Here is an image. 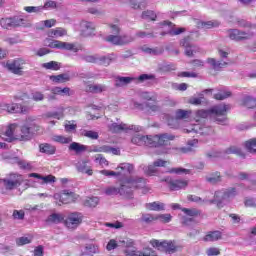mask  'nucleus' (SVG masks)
Here are the masks:
<instances>
[{"label":"nucleus","instance_id":"61","mask_svg":"<svg viewBox=\"0 0 256 256\" xmlns=\"http://www.w3.org/2000/svg\"><path fill=\"white\" fill-rule=\"evenodd\" d=\"M49 10V9H57V2L53 1V0H48L44 3V5L42 6V11L43 10Z\"/></svg>","mask_w":256,"mask_h":256},{"label":"nucleus","instance_id":"22","mask_svg":"<svg viewBox=\"0 0 256 256\" xmlns=\"http://www.w3.org/2000/svg\"><path fill=\"white\" fill-rule=\"evenodd\" d=\"M175 135L169 133H163L155 135V140L158 141V147H163L169 143V141H174Z\"/></svg>","mask_w":256,"mask_h":256},{"label":"nucleus","instance_id":"47","mask_svg":"<svg viewBox=\"0 0 256 256\" xmlns=\"http://www.w3.org/2000/svg\"><path fill=\"white\" fill-rule=\"evenodd\" d=\"M65 35H67V30L64 28H56L50 32V37H65Z\"/></svg>","mask_w":256,"mask_h":256},{"label":"nucleus","instance_id":"35","mask_svg":"<svg viewBox=\"0 0 256 256\" xmlns=\"http://www.w3.org/2000/svg\"><path fill=\"white\" fill-rule=\"evenodd\" d=\"M52 141L60 143L61 145H67L73 141V138L71 136L54 135Z\"/></svg>","mask_w":256,"mask_h":256},{"label":"nucleus","instance_id":"46","mask_svg":"<svg viewBox=\"0 0 256 256\" xmlns=\"http://www.w3.org/2000/svg\"><path fill=\"white\" fill-rule=\"evenodd\" d=\"M147 140H144L146 147H159V140L155 139V136H146Z\"/></svg>","mask_w":256,"mask_h":256},{"label":"nucleus","instance_id":"14","mask_svg":"<svg viewBox=\"0 0 256 256\" xmlns=\"http://www.w3.org/2000/svg\"><path fill=\"white\" fill-rule=\"evenodd\" d=\"M49 47L52 49H63L64 51H73V53H77L79 48L75 46L73 43L63 42L59 40H54L49 44Z\"/></svg>","mask_w":256,"mask_h":256},{"label":"nucleus","instance_id":"12","mask_svg":"<svg viewBox=\"0 0 256 256\" xmlns=\"http://www.w3.org/2000/svg\"><path fill=\"white\" fill-rule=\"evenodd\" d=\"M108 129L111 133H121V131H135L136 133H139V131H141L139 126L117 123L108 125Z\"/></svg>","mask_w":256,"mask_h":256},{"label":"nucleus","instance_id":"16","mask_svg":"<svg viewBox=\"0 0 256 256\" xmlns=\"http://www.w3.org/2000/svg\"><path fill=\"white\" fill-rule=\"evenodd\" d=\"M54 199H60V203L67 205L69 203H73V201L77 199V195L73 192H69L68 190H64L61 194H54Z\"/></svg>","mask_w":256,"mask_h":256},{"label":"nucleus","instance_id":"39","mask_svg":"<svg viewBox=\"0 0 256 256\" xmlns=\"http://www.w3.org/2000/svg\"><path fill=\"white\" fill-rule=\"evenodd\" d=\"M42 67L50 71H59V69H61V64L56 61H50L48 63H43Z\"/></svg>","mask_w":256,"mask_h":256},{"label":"nucleus","instance_id":"54","mask_svg":"<svg viewBox=\"0 0 256 256\" xmlns=\"http://www.w3.org/2000/svg\"><path fill=\"white\" fill-rule=\"evenodd\" d=\"M227 97H231L230 91H221L214 95V98L217 99V101H223L224 99H227Z\"/></svg>","mask_w":256,"mask_h":256},{"label":"nucleus","instance_id":"20","mask_svg":"<svg viewBox=\"0 0 256 256\" xmlns=\"http://www.w3.org/2000/svg\"><path fill=\"white\" fill-rule=\"evenodd\" d=\"M15 129H17V124H10L6 128V131L1 135L2 139H4V141H7L8 143H12V141L18 139V136L15 135Z\"/></svg>","mask_w":256,"mask_h":256},{"label":"nucleus","instance_id":"4","mask_svg":"<svg viewBox=\"0 0 256 256\" xmlns=\"http://www.w3.org/2000/svg\"><path fill=\"white\" fill-rule=\"evenodd\" d=\"M145 185V180L143 178H136V179H128L126 180L123 184H121V187H125L124 191L126 194H120L123 195L124 197H131L133 194V189H139ZM127 191H130L127 193Z\"/></svg>","mask_w":256,"mask_h":256},{"label":"nucleus","instance_id":"36","mask_svg":"<svg viewBox=\"0 0 256 256\" xmlns=\"http://www.w3.org/2000/svg\"><path fill=\"white\" fill-rule=\"evenodd\" d=\"M221 237H222L221 231H212V232H209L204 237V241H206V242L219 241V239H221Z\"/></svg>","mask_w":256,"mask_h":256},{"label":"nucleus","instance_id":"43","mask_svg":"<svg viewBox=\"0 0 256 256\" xmlns=\"http://www.w3.org/2000/svg\"><path fill=\"white\" fill-rule=\"evenodd\" d=\"M131 141L134 145H145V141H147V136L136 134L135 136H133Z\"/></svg>","mask_w":256,"mask_h":256},{"label":"nucleus","instance_id":"24","mask_svg":"<svg viewBox=\"0 0 256 256\" xmlns=\"http://www.w3.org/2000/svg\"><path fill=\"white\" fill-rule=\"evenodd\" d=\"M227 36L232 41H245V36L243 34V30L230 29L227 31Z\"/></svg>","mask_w":256,"mask_h":256},{"label":"nucleus","instance_id":"15","mask_svg":"<svg viewBox=\"0 0 256 256\" xmlns=\"http://www.w3.org/2000/svg\"><path fill=\"white\" fill-rule=\"evenodd\" d=\"M227 201V197L225 194V190H218L214 193V199H204L205 203H209V205L217 204V207H223V203Z\"/></svg>","mask_w":256,"mask_h":256},{"label":"nucleus","instance_id":"1","mask_svg":"<svg viewBox=\"0 0 256 256\" xmlns=\"http://www.w3.org/2000/svg\"><path fill=\"white\" fill-rule=\"evenodd\" d=\"M231 109L230 105L220 104L211 108V119L218 125H227V111Z\"/></svg>","mask_w":256,"mask_h":256},{"label":"nucleus","instance_id":"55","mask_svg":"<svg viewBox=\"0 0 256 256\" xmlns=\"http://www.w3.org/2000/svg\"><path fill=\"white\" fill-rule=\"evenodd\" d=\"M142 19H150V21H155V19H157V14L151 10H147L142 13Z\"/></svg>","mask_w":256,"mask_h":256},{"label":"nucleus","instance_id":"28","mask_svg":"<svg viewBox=\"0 0 256 256\" xmlns=\"http://www.w3.org/2000/svg\"><path fill=\"white\" fill-rule=\"evenodd\" d=\"M40 153H45L46 155H55L57 148L49 143H44L39 145Z\"/></svg>","mask_w":256,"mask_h":256},{"label":"nucleus","instance_id":"29","mask_svg":"<svg viewBox=\"0 0 256 256\" xmlns=\"http://www.w3.org/2000/svg\"><path fill=\"white\" fill-rule=\"evenodd\" d=\"M86 91L89 93H103V91H107V86L103 84H89Z\"/></svg>","mask_w":256,"mask_h":256},{"label":"nucleus","instance_id":"59","mask_svg":"<svg viewBox=\"0 0 256 256\" xmlns=\"http://www.w3.org/2000/svg\"><path fill=\"white\" fill-rule=\"evenodd\" d=\"M41 185L49 184V183H55L57 181V178L53 175H47V176H42L41 178Z\"/></svg>","mask_w":256,"mask_h":256},{"label":"nucleus","instance_id":"8","mask_svg":"<svg viewBox=\"0 0 256 256\" xmlns=\"http://www.w3.org/2000/svg\"><path fill=\"white\" fill-rule=\"evenodd\" d=\"M105 41L108 43H112V45H129V43H133L135 38L129 35H109L105 38Z\"/></svg>","mask_w":256,"mask_h":256},{"label":"nucleus","instance_id":"13","mask_svg":"<svg viewBox=\"0 0 256 256\" xmlns=\"http://www.w3.org/2000/svg\"><path fill=\"white\" fill-rule=\"evenodd\" d=\"M180 46L184 47L185 55L187 57H193V55H195V53H198V51H199V47H197L195 44L191 43L190 36L183 38L180 41Z\"/></svg>","mask_w":256,"mask_h":256},{"label":"nucleus","instance_id":"31","mask_svg":"<svg viewBox=\"0 0 256 256\" xmlns=\"http://www.w3.org/2000/svg\"><path fill=\"white\" fill-rule=\"evenodd\" d=\"M84 252L88 255L95 256L100 253L99 246L97 244L87 243L85 244Z\"/></svg>","mask_w":256,"mask_h":256},{"label":"nucleus","instance_id":"60","mask_svg":"<svg viewBox=\"0 0 256 256\" xmlns=\"http://www.w3.org/2000/svg\"><path fill=\"white\" fill-rule=\"evenodd\" d=\"M98 55H82L81 59L86 61V63H97Z\"/></svg>","mask_w":256,"mask_h":256},{"label":"nucleus","instance_id":"21","mask_svg":"<svg viewBox=\"0 0 256 256\" xmlns=\"http://www.w3.org/2000/svg\"><path fill=\"white\" fill-rule=\"evenodd\" d=\"M117 247H133V241L120 240L119 242H116L115 239H111L108 242L106 249L107 251H113V249H117Z\"/></svg>","mask_w":256,"mask_h":256},{"label":"nucleus","instance_id":"19","mask_svg":"<svg viewBox=\"0 0 256 256\" xmlns=\"http://www.w3.org/2000/svg\"><path fill=\"white\" fill-rule=\"evenodd\" d=\"M80 29L83 37H91L95 33V24L89 21H82L80 23Z\"/></svg>","mask_w":256,"mask_h":256},{"label":"nucleus","instance_id":"26","mask_svg":"<svg viewBox=\"0 0 256 256\" xmlns=\"http://www.w3.org/2000/svg\"><path fill=\"white\" fill-rule=\"evenodd\" d=\"M76 169L79 173H85L86 175H93V169L87 165V161H80L76 164Z\"/></svg>","mask_w":256,"mask_h":256},{"label":"nucleus","instance_id":"34","mask_svg":"<svg viewBox=\"0 0 256 256\" xmlns=\"http://www.w3.org/2000/svg\"><path fill=\"white\" fill-rule=\"evenodd\" d=\"M134 80L135 78L133 77L118 76L115 80V87H125V85H129Z\"/></svg>","mask_w":256,"mask_h":256},{"label":"nucleus","instance_id":"48","mask_svg":"<svg viewBox=\"0 0 256 256\" xmlns=\"http://www.w3.org/2000/svg\"><path fill=\"white\" fill-rule=\"evenodd\" d=\"M6 111H7V113H20L21 105H19L17 103L7 104Z\"/></svg>","mask_w":256,"mask_h":256},{"label":"nucleus","instance_id":"33","mask_svg":"<svg viewBox=\"0 0 256 256\" xmlns=\"http://www.w3.org/2000/svg\"><path fill=\"white\" fill-rule=\"evenodd\" d=\"M47 223H54L55 225H58V223H62V221H65V216L63 214L59 213H53L47 218Z\"/></svg>","mask_w":256,"mask_h":256},{"label":"nucleus","instance_id":"51","mask_svg":"<svg viewBox=\"0 0 256 256\" xmlns=\"http://www.w3.org/2000/svg\"><path fill=\"white\" fill-rule=\"evenodd\" d=\"M26 13H43V6H26L24 7Z\"/></svg>","mask_w":256,"mask_h":256},{"label":"nucleus","instance_id":"23","mask_svg":"<svg viewBox=\"0 0 256 256\" xmlns=\"http://www.w3.org/2000/svg\"><path fill=\"white\" fill-rule=\"evenodd\" d=\"M125 253L126 255H130V256H157V253H155V251H153V249L151 248H146L144 249L143 252L127 249Z\"/></svg>","mask_w":256,"mask_h":256},{"label":"nucleus","instance_id":"38","mask_svg":"<svg viewBox=\"0 0 256 256\" xmlns=\"http://www.w3.org/2000/svg\"><path fill=\"white\" fill-rule=\"evenodd\" d=\"M114 57L112 56H99L97 58L98 65H104V67H108V65H111V61H114Z\"/></svg>","mask_w":256,"mask_h":256},{"label":"nucleus","instance_id":"9","mask_svg":"<svg viewBox=\"0 0 256 256\" xmlns=\"http://www.w3.org/2000/svg\"><path fill=\"white\" fill-rule=\"evenodd\" d=\"M238 27H242L247 29L243 31L244 41H249V39H253L256 35V24H253L247 20H238Z\"/></svg>","mask_w":256,"mask_h":256},{"label":"nucleus","instance_id":"53","mask_svg":"<svg viewBox=\"0 0 256 256\" xmlns=\"http://www.w3.org/2000/svg\"><path fill=\"white\" fill-rule=\"evenodd\" d=\"M82 135H84V137H88V139H99V133L93 130H83Z\"/></svg>","mask_w":256,"mask_h":256},{"label":"nucleus","instance_id":"42","mask_svg":"<svg viewBox=\"0 0 256 256\" xmlns=\"http://www.w3.org/2000/svg\"><path fill=\"white\" fill-rule=\"evenodd\" d=\"M243 105L244 107H247V109H255L256 99L251 96H246L243 99Z\"/></svg>","mask_w":256,"mask_h":256},{"label":"nucleus","instance_id":"57","mask_svg":"<svg viewBox=\"0 0 256 256\" xmlns=\"http://www.w3.org/2000/svg\"><path fill=\"white\" fill-rule=\"evenodd\" d=\"M189 115H191L190 111L179 109L176 111V119H188Z\"/></svg>","mask_w":256,"mask_h":256},{"label":"nucleus","instance_id":"30","mask_svg":"<svg viewBox=\"0 0 256 256\" xmlns=\"http://www.w3.org/2000/svg\"><path fill=\"white\" fill-rule=\"evenodd\" d=\"M105 193L106 195H117V194L126 195V193H130V190L125 192V186H120L119 188L109 187V188H106Z\"/></svg>","mask_w":256,"mask_h":256},{"label":"nucleus","instance_id":"18","mask_svg":"<svg viewBox=\"0 0 256 256\" xmlns=\"http://www.w3.org/2000/svg\"><path fill=\"white\" fill-rule=\"evenodd\" d=\"M23 65H25V60L16 59L12 62L6 64L7 69L14 73L15 75H21V71L23 70Z\"/></svg>","mask_w":256,"mask_h":256},{"label":"nucleus","instance_id":"7","mask_svg":"<svg viewBox=\"0 0 256 256\" xmlns=\"http://www.w3.org/2000/svg\"><path fill=\"white\" fill-rule=\"evenodd\" d=\"M0 25L3 29H16V27H25V19L18 16L1 18Z\"/></svg>","mask_w":256,"mask_h":256},{"label":"nucleus","instance_id":"52","mask_svg":"<svg viewBox=\"0 0 256 256\" xmlns=\"http://www.w3.org/2000/svg\"><path fill=\"white\" fill-rule=\"evenodd\" d=\"M84 205L86 207H95L96 205H99V198L98 197L87 198L84 202Z\"/></svg>","mask_w":256,"mask_h":256},{"label":"nucleus","instance_id":"63","mask_svg":"<svg viewBox=\"0 0 256 256\" xmlns=\"http://www.w3.org/2000/svg\"><path fill=\"white\" fill-rule=\"evenodd\" d=\"M144 172L146 173V175L153 177V175L157 173V167L154 164L149 165L144 169Z\"/></svg>","mask_w":256,"mask_h":256},{"label":"nucleus","instance_id":"11","mask_svg":"<svg viewBox=\"0 0 256 256\" xmlns=\"http://www.w3.org/2000/svg\"><path fill=\"white\" fill-rule=\"evenodd\" d=\"M165 183H168V187L170 191H179L181 189H185L187 185H189V181L183 179H173L171 177H166L162 179Z\"/></svg>","mask_w":256,"mask_h":256},{"label":"nucleus","instance_id":"45","mask_svg":"<svg viewBox=\"0 0 256 256\" xmlns=\"http://www.w3.org/2000/svg\"><path fill=\"white\" fill-rule=\"evenodd\" d=\"M207 63H209V65H211L215 70L222 69V67H225V65H227L226 62H217V60H215L214 58H208Z\"/></svg>","mask_w":256,"mask_h":256},{"label":"nucleus","instance_id":"50","mask_svg":"<svg viewBox=\"0 0 256 256\" xmlns=\"http://www.w3.org/2000/svg\"><path fill=\"white\" fill-rule=\"evenodd\" d=\"M224 193L226 195V201L237 197V189L236 188H228L224 189Z\"/></svg>","mask_w":256,"mask_h":256},{"label":"nucleus","instance_id":"27","mask_svg":"<svg viewBox=\"0 0 256 256\" xmlns=\"http://www.w3.org/2000/svg\"><path fill=\"white\" fill-rule=\"evenodd\" d=\"M207 183L210 185H217V183H221L223 181V177L221 176V172H214L205 177Z\"/></svg>","mask_w":256,"mask_h":256},{"label":"nucleus","instance_id":"40","mask_svg":"<svg viewBox=\"0 0 256 256\" xmlns=\"http://www.w3.org/2000/svg\"><path fill=\"white\" fill-rule=\"evenodd\" d=\"M182 212L192 219L193 217H199V215H201V210L196 208H182Z\"/></svg>","mask_w":256,"mask_h":256},{"label":"nucleus","instance_id":"41","mask_svg":"<svg viewBox=\"0 0 256 256\" xmlns=\"http://www.w3.org/2000/svg\"><path fill=\"white\" fill-rule=\"evenodd\" d=\"M69 149L70 151H75L76 153H83V151H87V146L77 142H72Z\"/></svg>","mask_w":256,"mask_h":256},{"label":"nucleus","instance_id":"49","mask_svg":"<svg viewBox=\"0 0 256 256\" xmlns=\"http://www.w3.org/2000/svg\"><path fill=\"white\" fill-rule=\"evenodd\" d=\"M225 152H221V151H217V150H211L210 152H208L206 154V157H208V159H211L212 161L215 159H219L220 157H223V154Z\"/></svg>","mask_w":256,"mask_h":256},{"label":"nucleus","instance_id":"58","mask_svg":"<svg viewBox=\"0 0 256 256\" xmlns=\"http://www.w3.org/2000/svg\"><path fill=\"white\" fill-rule=\"evenodd\" d=\"M187 147H182L180 148L181 153H191V151H193V149L191 147L197 145V139L191 140L188 142Z\"/></svg>","mask_w":256,"mask_h":256},{"label":"nucleus","instance_id":"17","mask_svg":"<svg viewBox=\"0 0 256 256\" xmlns=\"http://www.w3.org/2000/svg\"><path fill=\"white\" fill-rule=\"evenodd\" d=\"M186 133H198L199 135H213V128L211 126L201 127L199 124H195L189 129H186Z\"/></svg>","mask_w":256,"mask_h":256},{"label":"nucleus","instance_id":"37","mask_svg":"<svg viewBox=\"0 0 256 256\" xmlns=\"http://www.w3.org/2000/svg\"><path fill=\"white\" fill-rule=\"evenodd\" d=\"M146 209H149V211H165V204L161 202L148 203Z\"/></svg>","mask_w":256,"mask_h":256},{"label":"nucleus","instance_id":"25","mask_svg":"<svg viewBox=\"0 0 256 256\" xmlns=\"http://www.w3.org/2000/svg\"><path fill=\"white\" fill-rule=\"evenodd\" d=\"M224 153L226 155H237L238 157H241L242 159H246L247 154L243 152V150L237 146H230L228 147Z\"/></svg>","mask_w":256,"mask_h":256},{"label":"nucleus","instance_id":"64","mask_svg":"<svg viewBox=\"0 0 256 256\" xmlns=\"http://www.w3.org/2000/svg\"><path fill=\"white\" fill-rule=\"evenodd\" d=\"M206 254L208 256H217V255H221V251L219 250V248L212 247L206 251Z\"/></svg>","mask_w":256,"mask_h":256},{"label":"nucleus","instance_id":"3","mask_svg":"<svg viewBox=\"0 0 256 256\" xmlns=\"http://www.w3.org/2000/svg\"><path fill=\"white\" fill-rule=\"evenodd\" d=\"M23 182V175L12 172L7 174L5 178H2V187L6 191H15V189H19L23 185Z\"/></svg>","mask_w":256,"mask_h":256},{"label":"nucleus","instance_id":"62","mask_svg":"<svg viewBox=\"0 0 256 256\" xmlns=\"http://www.w3.org/2000/svg\"><path fill=\"white\" fill-rule=\"evenodd\" d=\"M141 219L144 223H153V221H157L158 218L152 214H144Z\"/></svg>","mask_w":256,"mask_h":256},{"label":"nucleus","instance_id":"2","mask_svg":"<svg viewBox=\"0 0 256 256\" xmlns=\"http://www.w3.org/2000/svg\"><path fill=\"white\" fill-rule=\"evenodd\" d=\"M37 131H39V125L35 124L31 117H29L26 119V123L21 126L18 139L20 141H30Z\"/></svg>","mask_w":256,"mask_h":256},{"label":"nucleus","instance_id":"32","mask_svg":"<svg viewBox=\"0 0 256 256\" xmlns=\"http://www.w3.org/2000/svg\"><path fill=\"white\" fill-rule=\"evenodd\" d=\"M50 81H53V83H67V81H71V77L69 74H60V75H52L50 76Z\"/></svg>","mask_w":256,"mask_h":256},{"label":"nucleus","instance_id":"10","mask_svg":"<svg viewBox=\"0 0 256 256\" xmlns=\"http://www.w3.org/2000/svg\"><path fill=\"white\" fill-rule=\"evenodd\" d=\"M80 223H83V215L79 212L68 214L67 218L64 220V225L68 229H77Z\"/></svg>","mask_w":256,"mask_h":256},{"label":"nucleus","instance_id":"5","mask_svg":"<svg viewBox=\"0 0 256 256\" xmlns=\"http://www.w3.org/2000/svg\"><path fill=\"white\" fill-rule=\"evenodd\" d=\"M152 247H157L158 251H162L163 253H168L169 255L175 253L177 251V246L173 241H159V240H151L150 241Z\"/></svg>","mask_w":256,"mask_h":256},{"label":"nucleus","instance_id":"6","mask_svg":"<svg viewBox=\"0 0 256 256\" xmlns=\"http://www.w3.org/2000/svg\"><path fill=\"white\" fill-rule=\"evenodd\" d=\"M118 172L111 171V170H101V175H105V177H117L119 175H127L133 173V165L130 163H121L117 167ZM120 170V171H119Z\"/></svg>","mask_w":256,"mask_h":256},{"label":"nucleus","instance_id":"56","mask_svg":"<svg viewBox=\"0 0 256 256\" xmlns=\"http://www.w3.org/2000/svg\"><path fill=\"white\" fill-rule=\"evenodd\" d=\"M136 37H138L139 39H145V37H151L152 39H155V37H157V34H155V32L147 33L145 31H138L136 33Z\"/></svg>","mask_w":256,"mask_h":256},{"label":"nucleus","instance_id":"44","mask_svg":"<svg viewBox=\"0 0 256 256\" xmlns=\"http://www.w3.org/2000/svg\"><path fill=\"white\" fill-rule=\"evenodd\" d=\"M221 23L217 20H211L207 22H201V27L203 29H213L215 27H219Z\"/></svg>","mask_w":256,"mask_h":256}]
</instances>
